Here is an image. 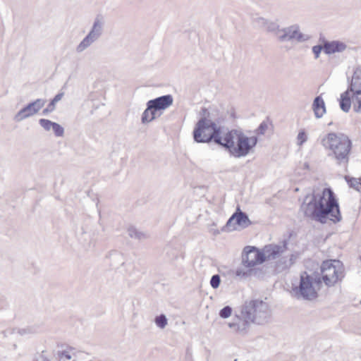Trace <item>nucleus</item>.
Listing matches in <instances>:
<instances>
[{
  "label": "nucleus",
  "instance_id": "1",
  "mask_svg": "<svg viewBox=\"0 0 361 361\" xmlns=\"http://www.w3.org/2000/svg\"><path fill=\"white\" fill-rule=\"evenodd\" d=\"M201 118L197 121L193 130V138L197 142H209L212 140L216 144L227 149L235 157H245L257 145L256 136L247 137L242 132L232 130L227 132L221 130L211 118L210 113L206 108L200 112Z\"/></svg>",
  "mask_w": 361,
  "mask_h": 361
},
{
  "label": "nucleus",
  "instance_id": "2",
  "mask_svg": "<svg viewBox=\"0 0 361 361\" xmlns=\"http://www.w3.org/2000/svg\"><path fill=\"white\" fill-rule=\"evenodd\" d=\"M301 209L306 216L322 224L328 219L334 223L341 220L338 203L330 188H324L321 194L306 196Z\"/></svg>",
  "mask_w": 361,
  "mask_h": 361
},
{
  "label": "nucleus",
  "instance_id": "3",
  "mask_svg": "<svg viewBox=\"0 0 361 361\" xmlns=\"http://www.w3.org/2000/svg\"><path fill=\"white\" fill-rule=\"evenodd\" d=\"M321 145L327 152L328 157L336 164L345 166L348 165L353 143L347 135L342 133H329L322 138Z\"/></svg>",
  "mask_w": 361,
  "mask_h": 361
},
{
  "label": "nucleus",
  "instance_id": "4",
  "mask_svg": "<svg viewBox=\"0 0 361 361\" xmlns=\"http://www.w3.org/2000/svg\"><path fill=\"white\" fill-rule=\"evenodd\" d=\"M322 283L320 276L303 271L300 274L298 284L293 286L292 293L297 299L312 300L317 298Z\"/></svg>",
  "mask_w": 361,
  "mask_h": 361
},
{
  "label": "nucleus",
  "instance_id": "5",
  "mask_svg": "<svg viewBox=\"0 0 361 361\" xmlns=\"http://www.w3.org/2000/svg\"><path fill=\"white\" fill-rule=\"evenodd\" d=\"M242 308L243 315L257 324H263L267 322L270 316L269 305L262 300L246 301Z\"/></svg>",
  "mask_w": 361,
  "mask_h": 361
},
{
  "label": "nucleus",
  "instance_id": "6",
  "mask_svg": "<svg viewBox=\"0 0 361 361\" xmlns=\"http://www.w3.org/2000/svg\"><path fill=\"white\" fill-rule=\"evenodd\" d=\"M321 275L326 286L331 287L344 277L343 264L339 260H326L321 265Z\"/></svg>",
  "mask_w": 361,
  "mask_h": 361
},
{
  "label": "nucleus",
  "instance_id": "7",
  "mask_svg": "<svg viewBox=\"0 0 361 361\" xmlns=\"http://www.w3.org/2000/svg\"><path fill=\"white\" fill-rule=\"evenodd\" d=\"M361 91V66L355 69L352 76L350 85L346 91L341 94L339 101L340 108L344 112L350 109V93Z\"/></svg>",
  "mask_w": 361,
  "mask_h": 361
},
{
  "label": "nucleus",
  "instance_id": "8",
  "mask_svg": "<svg viewBox=\"0 0 361 361\" xmlns=\"http://www.w3.org/2000/svg\"><path fill=\"white\" fill-rule=\"evenodd\" d=\"M104 21L102 17L97 16L90 31L87 36L80 42L76 47V51L81 53L90 47L94 42L97 41L102 35Z\"/></svg>",
  "mask_w": 361,
  "mask_h": 361
},
{
  "label": "nucleus",
  "instance_id": "9",
  "mask_svg": "<svg viewBox=\"0 0 361 361\" xmlns=\"http://www.w3.org/2000/svg\"><path fill=\"white\" fill-rule=\"evenodd\" d=\"M311 38L310 35L300 32L298 25H293L281 28L278 32L277 39L281 42L295 40L297 42H304Z\"/></svg>",
  "mask_w": 361,
  "mask_h": 361
},
{
  "label": "nucleus",
  "instance_id": "10",
  "mask_svg": "<svg viewBox=\"0 0 361 361\" xmlns=\"http://www.w3.org/2000/svg\"><path fill=\"white\" fill-rule=\"evenodd\" d=\"M252 324L251 319L243 315V308L241 307L240 314L234 315L232 321L228 323V326L233 333L245 336L248 333Z\"/></svg>",
  "mask_w": 361,
  "mask_h": 361
},
{
  "label": "nucleus",
  "instance_id": "11",
  "mask_svg": "<svg viewBox=\"0 0 361 361\" xmlns=\"http://www.w3.org/2000/svg\"><path fill=\"white\" fill-rule=\"evenodd\" d=\"M263 262L262 250L252 246H247L244 248L242 253V263L245 267H253Z\"/></svg>",
  "mask_w": 361,
  "mask_h": 361
},
{
  "label": "nucleus",
  "instance_id": "12",
  "mask_svg": "<svg viewBox=\"0 0 361 361\" xmlns=\"http://www.w3.org/2000/svg\"><path fill=\"white\" fill-rule=\"evenodd\" d=\"M45 104L46 100L43 99H37L29 103L15 115L14 120L16 122H20L37 114Z\"/></svg>",
  "mask_w": 361,
  "mask_h": 361
},
{
  "label": "nucleus",
  "instance_id": "13",
  "mask_svg": "<svg viewBox=\"0 0 361 361\" xmlns=\"http://www.w3.org/2000/svg\"><path fill=\"white\" fill-rule=\"evenodd\" d=\"M250 224V221L247 215L238 209L228 220L226 227L228 231H234L237 229V226L246 228Z\"/></svg>",
  "mask_w": 361,
  "mask_h": 361
},
{
  "label": "nucleus",
  "instance_id": "14",
  "mask_svg": "<svg viewBox=\"0 0 361 361\" xmlns=\"http://www.w3.org/2000/svg\"><path fill=\"white\" fill-rule=\"evenodd\" d=\"M286 250V244L275 245L269 244L262 249L264 262L267 260H276L279 258Z\"/></svg>",
  "mask_w": 361,
  "mask_h": 361
},
{
  "label": "nucleus",
  "instance_id": "15",
  "mask_svg": "<svg viewBox=\"0 0 361 361\" xmlns=\"http://www.w3.org/2000/svg\"><path fill=\"white\" fill-rule=\"evenodd\" d=\"M348 48V44L340 40H324V52L327 55L343 53Z\"/></svg>",
  "mask_w": 361,
  "mask_h": 361
},
{
  "label": "nucleus",
  "instance_id": "16",
  "mask_svg": "<svg viewBox=\"0 0 361 361\" xmlns=\"http://www.w3.org/2000/svg\"><path fill=\"white\" fill-rule=\"evenodd\" d=\"M173 102V99L171 94L161 96L148 101L149 108L158 111L166 109L172 105Z\"/></svg>",
  "mask_w": 361,
  "mask_h": 361
},
{
  "label": "nucleus",
  "instance_id": "17",
  "mask_svg": "<svg viewBox=\"0 0 361 361\" xmlns=\"http://www.w3.org/2000/svg\"><path fill=\"white\" fill-rule=\"evenodd\" d=\"M296 257L295 255L292 254L289 256V257L283 256L282 255L279 258H278L276 262V269L279 271H282L288 268H289L291 265H293L295 262Z\"/></svg>",
  "mask_w": 361,
  "mask_h": 361
},
{
  "label": "nucleus",
  "instance_id": "18",
  "mask_svg": "<svg viewBox=\"0 0 361 361\" xmlns=\"http://www.w3.org/2000/svg\"><path fill=\"white\" fill-rule=\"evenodd\" d=\"M312 109L315 117L317 118H322L326 113L325 103L321 96H317L314 98L312 104Z\"/></svg>",
  "mask_w": 361,
  "mask_h": 361
},
{
  "label": "nucleus",
  "instance_id": "19",
  "mask_svg": "<svg viewBox=\"0 0 361 361\" xmlns=\"http://www.w3.org/2000/svg\"><path fill=\"white\" fill-rule=\"evenodd\" d=\"M158 111L149 108V102L147 103V109L142 114L141 121L143 124H147L154 121L157 117L160 116L161 114H158Z\"/></svg>",
  "mask_w": 361,
  "mask_h": 361
},
{
  "label": "nucleus",
  "instance_id": "20",
  "mask_svg": "<svg viewBox=\"0 0 361 361\" xmlns=\"http://www.w3.org/2000/svg\"><path fill=\"white\" fill-rule=\"evenodd\" d=\"M350 106L353 105V111L361 114V91L350 93Z\"/></svg>",
  "mask_w": 361,
  "mask_h": 361
},
{
  "label": "nucleus",
  "instance_id": "21",
  "mask_svg": "<svg viewBox=\"0 0 361 361\" xmlns=\"http://www.w3.org/2000/svg\"><path fill=\"white\" fill-rule=\"evenodd\" d=\"M279 25L273 21L267 20L264 30L269 32H272L275 35L276 38L278 37V32L281 30Z\"/></svg>",
  "mask_w": 361,
  "mask_h": 361
},
{
  "label": "nucleus",
  "instance_id": "22",
  "mask_svg": "<svg viewBox=\"0 0 361 361\" xmlns=\"http://www.w3.org/2000/svg\"><path fill=\"white\" fill-rule=\"evenodd\" d=\"M154 323L157 327L164 329L168 324V319L165 314H161L154 318Z\"/></svg>",
  "mask_w": 361,
  "mask_h": 361
},
{
  "label": "nucleus",
  "instance_id": "23",
  "mask_svg": "<svg viewBox=\"0 0 361 361\" xmlns=\"http://www.w3.org/2000/svg\"><path fill=\"white\" fill-rule=\"evenodd\" d=\"M128 233L129 236H130L131 238H137V239H139V240H142V239L146 238V235L145 233L138 231L134 227L128 228Z\"/></svg>",
  "mask_w": 361,
  "mask_h": 361
},
{
  "label": "nucleus",
  "instance_id": "24",
  "mask_svg": "<svg viewBox=\"0 0 361 361\" xmlns=\"http://www.w3.org/2000/svg\"><path fill=\"white\" fill-rule=\"evenodd\" d=\"M345 178L350 188L360 191L361 188V183L360 179L355 178H349L348 176H345Z\"/></svg>",
  "mask_w": 361,
  "mask_h": 361
},
{
  "label": "nucleus",
  "instance_id": "25",
  "mask_svg": "<svg viewBox=\"0 0 361 361\" xmlns=\"http://www.w3.org/2000/svg\"><path fill=\"white\" fill-rule=\"evenodd\" d=\"M55 122L45 118H40L39 123L46 131H50L52 129V126Z\"/></svg>",
  "mask_w": 361,
  "mask_h": 361
},
{
  "label": "nucleus",
  "instance_id": "26",
  "mask_svg": "<svg viewBox=\"0 0 361 361\" xmlns=\"http://www.w3.org/2000/svg\"><path fill=\"white\" fill-rule=\"evenodd\" d=\"M166 254L170 260H175L178 257V251L176 248L171 247L166 248Z\"/></svg>",
  "mask_w": 361,
  "mask_h": 361
},
{
  "label": "nucleus",
  "instance_id": "27",
  "mask_svg": "<svg viewBox=\"0 0 361 361\" xmlns=\"http://www.w3.org/2000/svg\"><path fill=\"white\" fill-rule=\"evenodd\" d=\"M267 21V20L262 17H256L253 19V24L255 27L264 30Z\"/></svg>",
  "mask_w": 361,
  "mask_h": 361
},
{
  "label": "nucleus",
  "instance_id": "28",
  "mask_svg": "<svg viewBox=\"0 0 361 361\" xmlns=\"http://www.w3.org/2000/svg\"><path fill=\"white\" fill-rule=\"evenodd\" d=\"M56 137H62L64 134V128L57 123H54L51 129Z\"/></svg>",
  "mask_w": 361,
  "mask_h": 361
},
{
  "label": "nucleus",
  "instance_id": "29",
  "mask_svg": "<svg viewBox=\"0 0 361 361\" xmlns=\"http://www.w3.org/2000/svg\"><path fill=\"white\" fill-rule=\"evenodd\" d=\"M232 308L230 306H226L219 312V317L223 319H227L231 316Z\"/></svg>",
  "mask_w": 361,
  "mask_h": 361
},
{
  "label": "nucleus",
  "instance_id": "30",
  "mask_svg": "<svg viewBox=\"0 0 361 361\" xmlns=\"http://www.w3.org/2000/svg\"><path fill=\"white\" fill-rule=\"evenodd\" d=\"M307 140V135L305 132L304 130H301L297 136V144L299 146H301L305 143Z\"/></svg>",
  "mask_w": 361,
  "mask_h": 361
},
{
  "label": "nucleus",
  "instance_id": "31",
  "mask_svg": "<svg viewBox=\"0 0 361 361\" xmlns=\"http://www.w3.org/2000/svg\"><path fill=\"white\" fill-rule=\"evenodd\" d=\"M220 282H221V279H220L219 275L214 274L211 278L210 285L213 288H217L220 285Z\"/></svg>",
  "mask_w": 361,
  "mask_h": 361
},
{
  "label": "nucleus",
  "instance_id": "32",
  "mask_svg": "<svg viewBox=\"0 0 361 361\" xmlns=\"http://www.w3.org/2000/svg\"><path fill=\"white\" fill-rule=\"evenodd\" d=\"M56 109V104L52 102L51 101L50 103L47 105V106L42 111L43 115H48L49 114L53 112Z\"/></svg>",
  "mask_w": 361,
  "mask_h": 361
},
{
  "label": "nucleus",
  "instance_id": "33",
  "mask_svg": "<svg viewBox=\"0 0 361 361\" xmlns=\"http://www.w3.org/2000/svg\"><path fill=\"white\" fill-rule=\"evenodd\" d=\"M322 50L324 51V44L322 45H315L312 47L314 59H317L319 57Z\"/></svg>",
  "mask_w": 361,
  "mask_h": 361
},
{
  "label": "nucleus",
  "instance_id": "34",
  "mask_svg": "<svg viewBox=\"0 0 361 361\" xmlns=\"http://www.w3.org/2000/svg\"><path fill=\"white\" fill-rule=\"evenodd\" d=\"M268 128V125L266 122L263 121L260 123L256 130V133L258 135H264Z\"/></svg>",
  "mask_w": 361,
  "mask_h": 361
},
{
  "label": "nucleus",
  "instance_id": "35",
  "mask_svg": "<svg viewBox=\"0 0 361 361\" xmlns=\"http://www.w3.org/2000/svg\"><path fill=\"white\" fill-rule=\"evenodd\" d=\"M73 350H63L61 353V358L65 357L67 360L72 359L73 353H72Z\"/></svg>",
  "mask_w": 361,
  "mask_h": 361
},
{
  "label": "nucleus",
  "instance_id": "36",
  "mask_svg": "<svg viewBox=\"0 0 361 361\" xmlns=\"http://www.w3.org/2000/svg\"><path fill=\"white\" fill-rule=\"evenodd\" d=\"M34 361H51L49 360L45 355L44 351H42L41 353L36 355Z\"/></svg>",
  "mask_w": 361,
  "mask_h": 361
},
{
  "label": "nucleus",
  "instance_id": "37",
  "mask_svg": "<svg viewBox=\"0 0 361 361\" xmlns=\"http://www.w3.org/2000/svg\"><path fill=\"white\" fill-rule=\"evenodd\" d=\"M235 275L238 277H243L247 275V273L242 268H238L235 271Z\"/></svg>",
  "mask_w": 361,
  "mask_h": 361
},
{
  "label": "nucleus",
  "instance_id": "38",
  "mask_svg": "<svg viewBox=\"0 0 361 361\" xmlns=\"http://www.w3.org/2000/svg\"><path fill=\"white\" fill-rule=\"evenodd\" d=\"M64 95V93L63 92H60V93H58L54 97L53 99H51V102H54V104H56L58 102H59L62 97H63Z\"/></svg>",
  "mask_w": 361,
  "mask_h": 361
},
{
  "label": "nucleus",
  "instance_id": "39",
  "mask_svg": "<svg viewBox=\"0 0 361 361\" xmlns=\"http://www.w3.org/2000/svg\"><path fill=\"white\" fill-rule=\"evenodd\" d=\"M304 168L305 169H308L309 168V164L307 163H305L304 164Z\"/></svg>",
  "mask_w": 361,
  "mask_h": 361
}]
</instances>
